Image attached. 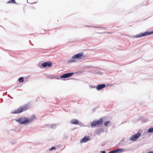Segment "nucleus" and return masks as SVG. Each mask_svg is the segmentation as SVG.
Instances as JSON below:
<instances>
[{
    "mask_svg": "<svg viewBox=\"0 0 153 153\" xmlns=\"http://www.w3.org/2000/svg\"><path fill=\"white\" fill-rule=\"evenodd\" d=\"M141 134L139 131L137 134L132 135L130 138V140L133 141H136L141 136Z\"/></svg>",
    "mask_w": 153,
    "mask_h": 153,
    "instance_id": "obj_5",
    "label": "nucleus"
},
{
    "mask_svg": "<svg viewBox=\"0 0 153 153\" xmlns=\"http://www.w3.org/2000/svg\"><path fill=\"white\" fill-rule=\"evenodd\" d=\"M71 123L74 124H77L78 123V120L76 119H73L70 122Z\"/></svg>",
    "mask_w": 153,
    "mask_h": 153,
    "instance_id": "obj_12",
    "label": "nucleus"
},
{
    "mask_svg": "<svg viewBox=\"0 0 153 153\" xmlns=\"http://www.w3.org/2000/svg\"><path fill=\"white\" fill-rule=\"evenodd\" d=\"M123 150L124 149H117V150L111 151L108 153H116V152H119L120 151H123Z\"/></svg>",
    "mask_w": 153,
    "mask_h": 153,
    "instance_id": "obj_11",
    "label": "nucleus"
},
{
    "mask_svg": "<svg viewBox=\"0 0 153 153\" xmlns=\"http://www.w3.org/2000/svg\"><path fill=\"white\" fill-rule=\"evenodd\" d=\"M32 121V119H29L25 117H22L17 120V121L19 123L22 124L29 123Z\"/></svg>",
    "mask_w": 153,
    "mask_h": 153,
    "instance_id": "obj_3",
    "label": "nucleus"
},
{
    "mask_svg": "<svg viewBox=\"0 0 153 153\" xmlns=\"http://www.w3.org/2000/svg\"><path fill=\"white\" fill-rule=\"evenodd\" d=\"M19 83H22L24 81V78L23 77H21L19 79Z\"/></svg>",
    "mask_w": 153,
    "mask_h": 153,
    "instance_id": "obj_13",
    "label": "nucleus"
},
{
    "mask_svg": "<svg viewBox=\"0 0 153 153\" xmlns=\"http://www.w3.org/2000/svg\"><path fill=\"white\" fill-rule=\"evenodd\" d=\"M28 109V106L25 105L19 108L18 109L16 110L13 111L12 112L13 114H19L23 111H25L27 110Z\"/></svg>",
    "mask_w": 153,
    "mask_h": 153,
    "instance_id": "obj_2",
    "label": "nucleus"
},
{
    "mask_svg": "<svg viewBox=\"0 0 153 153\" xmlns=\"http://www.w3.org/2000/svg\"><path fill=\"white\" fill-rule=\"evenodd\" d=\"M53 149H56V148L55 147H52L51 148V149H50L49 150L50 151H51Z\"/></svg>",
    "mask_w": 153,
    "mask_h": 153,
    "instance_id": "obj_17",
    "label": "nucleus"
},
{
    "mask_svg": "<svg viewBox=\"0 0 153 153\" xmlns=\"http://www.w3.org/2000/svg\"><path fill=\"white\" fill-rule=\"evenodd\" d=\"M103 121V119L102 118L99 120L94 121L91 123V127L98 126L102 124Z\"/></svg>",
    "mask_w": 153,
    "mask_h": 153,
    "instance_id": "obj_4",
    "label": "nucleus"
},
{
    "mask_svg": "<svg viewBox=\"0 0 153 153\" xmlns=\"http://www.w3.org/2000/svg\"><path fill=\"white\" fill-rule=\"evenodd\" d=\"M73 74V73H70L67 74H63L61 76V78H68L72 76Z\"/></svg>",
    "mask_w": 153,
    "mask_h": 153,
    "instance_id": "obj_7",
    "label": "nucleus"
},
{
    "mask_svg": "<svg viewBox=\"0 0 153 153\" xmlns=\"http://www.w3.org/2000/svg\"><path fill=\"white\" fill-rule=\"evenodd\" d=\"M153 34V31L151 32H145L143 33H140V34L137 35L136 37H140L143 36H146L150 35Z\"/></svg>",
    "mask_w": 153,
    "mask_h": 153,
    "instance_id": "obj_6",
    "label": "nucleus"
},
{
    "mask_svg": "<svg viewBox=\"0 0 153 153\" xmlns=\"http://www.w3.org/2000/svg\"><path fill=\"white\" fill-rule=\"evenodd\" d=\"M16 3V2L15 0H11L7 2V3Z\"/></svg>",
    "mask_w": 153,
    "mask_h": 153,
    "instance_id": "obj_14",
    "label": "nucleus"
},
{
    "mask_svg": "<svg viewBox=\"0 0 153 153\" xmlns=\"http://www.w3.org/2000/svg\"><path fill=\"white\" fill-rule=\"evenodd\" d=\"M52 65V63L50 62H43L42 64V66L43 67H50Z\"/></svg>",
    "mask_w": 153,
    "mask_h": 153,
    "instance_id": "obj_8",
    "label": "nucleus"
},
{
    "mask_svg": "<svg viewBox=\"0 0 153 153\" xmlns=\"http://www.w3.org/2000/svg\"><path fill=\"white\" fill-rule=\"evenodd\" d=\"M86 56H87L86 55H84V53L81 52L74 55L72 57V60L68 61V62L69 63H72L75 61V59H80L82 58L86 57Z\"/></svg>",
    "mask_w": 153,
    "mask_h": 153,
    "instance_id": "obj_1",
    "label": "nucleus"
},
{
    "mask_svg": "<svg viewBox=\"0 0 153 153\" xmlns=\"http://www.w3.org/2000/svg\"><path fill=\"white\" fill-rule=\"evenodd\" d=\"M110 123V122L109 121H107L106 122H105V123H104V126H106L107 125L109 124V123Z\"/></svg>",
    "mask_w": 153,
    "mask_h": 153,
    "instance_id": "obj_16",
    "label": "nucleus"
},
{
    "mask_svg": "<svg viewBox=\"0 0 153 153\" xmlns=\"http://www.w3.org/2000/svg\"><path fill=\"white\" fill-rule=\"evenodd\" d=\"M102 152V153H105V151H102V152Z\"/></svg>",
    "mask_w": 153,
    "mask_h": 153,
    "instance_id": "obj_19",
    "label": "nucleus"
},
{
    "mask_svg": "<svg viewBox=\"0 0 153 153\" xmlns=\"http://www.w3.org/2000/svg\"><path fill=\"white\" fill-rule=\"evenodd\" d=\"M105 86V85L104 84H100L98 85L96 88L97 90H99L102 89Z\"/></svg>",
    "mask_w": 153,
    "mask_h": 153,
    "instance_id": "obj_10",
    "label": "nucleus"
},
{
    "mask_svg": "<svg viewBox=\"0 0 153 153\" xmlns=\"http://www.w3.org/2000/svg\"><path fill=\"white\" fill-rule=\"evenodd\" d=\"M148 132L149 133H152L153 132V127L149 128L148 130Z\"/></svg>",
    "mask_w": 153,
    "mask_h": 153,
    "instance_id": "obj_15",
    "label": "nucleus"
},
{
    "mask_svg": "<svg viewBox=\"0 0 153 153\" xmlns=\"http://www.w3.org/2000/svg\"><path fill=\"white\" fill-rule=\"evenodd\" d=\"M147 153H153V152L151 151L150 152H148Z\"/></svg>",
    "mask_w": 153,
    "mask_h": 153,
    "instance_id": "obj_18",
    "label": "nucleus"
},
{
    "mask_svg": "<svg viewBox=\"0 0 153 153\" xmlns=\"http://www.w3.org/2000/svg\"><path fill=\"white\" fill-rule=\"evenodd\" d=\"M89 140H90V138L89 137H85L81 140L80 143H85Z\"/></svg>",
    "mask_w": 153,
    "mask_h": 153,
    "instance_id": "obj_9",
    "label": "nucleus"
}]
</instances>
